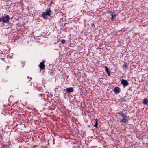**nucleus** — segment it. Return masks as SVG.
I'll return each mask as SVG.
<instances>
[{
	"mask_svg": "<svg viewBox=\"0 0 148 148\" xmlns=\"http://www.w3.org/2000/svg\"><path fill=\"white\" fill-rule=\"evenodd\" d=\"M148 100L147 99H145L144 100L143 103L145 105H147L148 104Z\"/></svg>",
	"mask_w": 148,
	"mask_h": 148,
	"instance_id": "nucleus-11",
	"label": "nucleus"
},
{
	"mask_svg": "<svg viewBox=\"0 0 148 148\" xmlns=\"http://www.w3.org/2000/svg\"><path fill=\"white\" fill-rule=\"evenodd\" d=\"M118 114L121 116H122V117H125L126 118L127 116L124 113H123L122 112L121 113L119 112L118 113Z\"/></svg>",
	"mask_w": 148,
	"mask_h": 148,
	"instance_id": "nucleus-9",
	"label": "nucleus"
},
{
	"mask_svg": "<svg viewBox=\"0 0 148 148\" xmlns=\"http://www.w3.org/2000/svg\"><path fill=\"white\" fill-rule=\"evenodd\" d=\"M45 62V61H43L42 62L40 63L39 65L38 66L39 67L41 70L44 69L45 68V66L44 64Z\"/></svg>",
	"mask_w": 148,
	"mask_h": 148,
	"instance_id": "nucleus-3",
	"label": "nucleus"
},
{
	"mask_svg": "<svg viewBox=\"0 0 148 148\" xmlns=\"http://www.w3.org/2000/svg\"><path fill=\"white\" fill-rule=\"evenodd\" d=\"M115 16H116V15H114L113 14H112V17L111 18V20L112 21H113L114 17H115Z\"/></svg>",
	"mask_w": 148,
	"mask_h": 148,
	"instance_id": "nucleus-13",
	"label": "nucleus"
},
{
	"mask_svg": "<svg viewBox=\"0 0 148 148\" xmlns=\"http://www.w3.org/2000/svg\"><path fill=\"white\" fill-rule=\"evenodd\" d=\"M105 71H106L107 73L109 72V69L106 66H105Z\"/></svg>",
	"mask_w": 148,
	"mask_h": 148,
	"instance_id": "nucleus-12",
	"label": "nucleus"
},
{
	"mask_svg": "<svg viewBox=\"0 0 148 148\" xmlns=\"http://www.w3.org/2000/svg\"><path fill=\"white\" fill-rule=\"evenodd\" d=\"M65 42V40L64 39H62L61 40V43L62 44H64Z\"/></svg>",
	"mask_w": 148,
	"mask_h": 148,
	"instance_id": "nucleus-14",
	"label": "nucleus"
},
{
	"mask_svg": "<svg viewBox=\"0 0 148 148\" xmlns=\"http://www.w3.org/2000/svg\"><path fill=\"white\" fill-rule=\"evenodd\" d=\"M121 84L125 87L128 85V83L127 81L124 79H122L121 80Z\"/></svg>",
	"mask_w": 148,
	"mask_h": 148,
	"instance_id": "nucleus-5",
	"label": "nucleus"
},
{
	"mask_svg": "<svg viewBox=\"0 0 148 148\" xmlns=\"http://www.w3.org/2000/svg\"><path fill=\"white\" fill-rule=\"evenodd\" d=\"M67 92L68 93L72 92H73V87H69L67 88L66 89Z\"/></svg>",
	"mask_w": 148,
	"mask_h": 148,
	"instance_id": "nucleus-7",
	"label": "nucleus"
},
{
	"mask_svg": "<svg viewBox=\"0 0 148 148\" xmlns=\"http://www.w3.org/2000/svg\"><path fill=\"white\" fill-rule=\"evenodd\" d=\"M11 145V143L9 141L8 144H6V145L3 144L1 146V147L2 148H9L10 146Z\"/></svg>",
	"mask_w": 148,
	"mask_h": 148,
	"instance_id": "nucleus-6",
	"label": "nucleus"
},
{
	"mask_svg": "<svg viewBox=\"0 0 148 148\" xmlns=\"http://www.w3.org/2000/svg\"><path fill=\"white\" fill-rule=\"evenodd\" d=\"M9 20L10 17L9 15L5 14L3 16L0 18V22L8 23L9 22Z\"/></svg>",
	"mask_w": 148,
	"mask_h": 148,
	"instance_id": "nucleus-1",
	"label": "nucleus"
},
{
	"mask_svg": "<svg viewBox=\"0 0 148 148\" xmlns=\"http://www.w3.org/2000/svg\"><path fill=\"white\" fill-rule=\"evenodd\" d=\"M52 3H53V1H51V3L50 4H52Z\"/></svg>",
	"mask_w": 148,
	"mask_h": 148,
	"instance_id": "nucleus-18",
	"label": "nucleus"
},
{
	"mask_svg": "<svg viewBox=\"0 0 148 148\" xmlns=\"http://www.w3.org/2000/svg\"><path fill=\"white\" fill-rule=\"evenodd\" d=\"M47 12H43L42 14V16L45 18L47 15L50 16L51 14V12L50 8L46 10Z\"/></svg>",
	"mask_w": 148,
	"mask_h": 148,
	"instance_id": "nucleus-2",
	"label": "nucleus"
},
{
	"mask_svg": "<svg viewBox=\"0 0 148 148\" xmlns=\"http://www.w3.org/2000/svg\"><path fill=\"white\" fill-rule=\"evenodd\" d=\"M120 122L121 123L123 122L124 123H126L127 122V118L123 117V119H121Z\"/></svg>",
	"mask_w": 148,
	"mask_h": 148,
	"instance_id": "nucleus-8",
	"label": "nucleus"
},
{
	"mask_svg": "<svg viewBox=\"0 0 148 148\" xmlns=\"http://www.w3.org/2000/svg\"><path fill=\"white\" fill-rule=\"evenodd\" d=\"M114 93L116 94H118L120 93L121 90L120 88L118 87H116L113 90Z\"/></svg>",
	"mask_w": 148,
	"mask_h": 148,
	"instance_id": "nucleus-4",
	"label": "nucleus"
},
{
	"mask_svg": "<svg viewBox=\"0 0 148 148\" xmlns=\"http://www.w3.org/2000/svg\"><path fill=\"white\" fill-rule=\"evenodd\" d=\"M108 76H110V72L107 73Z\"/></svg>",
	"mask_w": 148,
	"mask_h": 148,
	"instance_id": "nucleus-16",
	"label": "nucleus"
},
{
	"mask_svg": "<svg viewBox=\"0 0 148 148\" xmlns=\"http://www.w3.org/2000/svg\"><path fill=\"white\" fill-rule=\"evenodd\" d=\"M123 67H125L126 68L128 67V65L127 64H125L123 65Z\"/></svg>",
	"mask_w": 148,
	"mask_h": 148,
	"instance_id": "nucleus-15",
	"label": "nucleus"
},
{
	"mask_svg": "<svg viewBox=\"0 0 148 148\" xmlns=\"http://www.w3.org/2000/svg\"><path fill=\"white\" fill-rule=\"evenodd\" d=\"M36 145H34L33 146V148L35 147H36Z\"/></svg>",
	"mask_w": 148,
	"mask_h": 148,
	"instance_id": "nucleus-17",
	"label": "nucleus"
},
{
	"mask_svg": "<svg viewBox=\"0 0 148 148\" xmlns=\"http://www.w3.org/2000/svg\"><path fill=\"white\" fill-rule=\"evenodd\" d=\"M95 124L94 125V127L96 128L98 127V120L97 119H95Z\"/></svg>",
	"mask_w": 148,
	"mask_h": 148,
	"instance_id": "nucleus-10",
	"label": "nucleus"
}]
</instances>
